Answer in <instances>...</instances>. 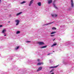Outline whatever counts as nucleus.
I'll use <instances>...</instances> for the list:
<instances>
[{
	"instance_id": "9d476101",
	"label": "nucleus",
	"mask_w": 74,
	"mask_h": 74,
	"mask_svg": "<svg viewBox=\"0 0 74 74\" xmlns=\"http://www.w3.org/2000/svg\"><path fill=\"white\" fill-rule=\"evenodd\" d=\"M22 12H20L19 13L17 14H16V16H18V15H19L21 14H22Z\"/></svg>"
},
{
	"instance_id": "2eb2a0df",
	"label": "nucleus",
	"mask_w": 74,
	"mask_h": 74,
	"mask_svg": "<svg viewBox=\"0 0 74 74\" xmlns=\"http://www.w3.org/2000/svg\"><path fill=\"white\" fill-rule=\"evenodd\" d=\"M54 23V22H51L50 23H49L48 24H47V25H50L51 24H52V23Z\"/></svg>"
},
{
	"instance_id": "ddd939ff",
	"label": "nucleus",
	"mask_w": 74,
	"mask_h": 74,
	"mask_svg": "<svg viewBox=\"0 0 74 74\" xmlns=\"http://www.w3.org/2000/svg\"><path fill=\"white\" fill-rule=\"evenodd\" d=\"M56 33V32H53L51 33V34H55V33Z\"/></svg>"
},
{
	"instance_id": "7ed1b4c3",
	"label": "nucleus",
	"mask_w": 74,
	"mask_h": 74,
	"mask_svg": "<svg viewBox=\"0 0 74 74\" xmlns=\"http://www.w3.org/2000/svg\"><path fill=\"white\" fill-rule=\"evenodd\" d=\"M16 22H17V23L16 24V25L17 26V25H19V20H15Z\"/></svg>"
},
{
	"instance_id": "f8f14e48",
	"label": "nucleus",
	"mask_w": 74,
	"mask_h": 74,
	"mask_svg": "<svg viewBox=\"0 0 74 74\" xmlns=\"http://www.w3.org/2000/svg\"><path fill=\"white\" fill-rule=\"evenodd\" d=\"M47 47V46H44L42 47H40V48H46Z\"/></svg>"
},
{
	"instance_id": "a211bd4d",
	"label": "nucleus",
	"mask_w": 74,
	"mask_h": 74,
	"mask_svg": "<svg viewBox=\"0 0 74 74\" xmlns=\"http://www.w3.org/2000/svg\"><path fill=\"white\" fill-rule=\"evenodd\" d=\"M19 48V46H18L17 47L15 48V49L16 50H17V49H18Z\"/></svg>"
},
{
	"instance_id": "9b49d317",
	"label": "nucleus",
	"mask_w": 74,
	"mask_h": 74,
	"mask_svg": "<svg viewBox=\"0 0 74 74\" xmlns=\"http://www.w3.org/2000/svg\"><path fill=\"white\" fill-rule=\"evenodd\" d=\"M57 45V44L56 43L54 44L53 45H52L51 47H54V46H55Z\"/></svg>"
},
{
	"instance_id": "aec40b11",
	"label": "nucleus",
	"mask_w": 74,
	"mask_h": 74,
	"mask_svg": "<svg viewBox=\"0 0 74 74\" xmlns=\"http://www.w3.org/2000/svg\"><path fill=\"white\" fill-rule=\"evenodd\" d=\"M26 3V1H24L22 2L21 3V4H24V3Z\"/></svg>"
},
{
	"instance_id": "0eeeda50",
	"label": "nucleus",
	"mask_w": 74,
	"mask_h": 74,
	"mask_svg": "<svg viewBox=\"0 0 74 74\" xmlns=\"http://www.w3.org/2000/svg\"><path fill=\"white\" fill-rule=\"evenodd\" d=\"M58 67V65H57L54 66H51V67H49V69H52V68H56V67Z\"/></svg>"
},
{
	"instance_id": "4be33fe9",
	"label": "nucleus",
	"mask_w": 74,
	"mask_h": 74,
	"mask_svg": "<svg viewBox=\"0 0 74 74\" xmlns=\"http://www.w3.org/2000/svg\"><path fill=\"white\" fill-rule=\"evenodd\" d=\"M51 37H54V36H55V35H51Z\"/></svg>"
},
{
	"instance_id": "2f4dec72",
	"label": "nucleus",
	"mask_w": 74,
	"mask_h": 74,
	"mask_svg": "<svg viewBox=\"0 0 74 74\" xmlns=\"http://www.w3.org/2000/svg\"><path fill=\"white\" fill-rule=\"evenodd\" d=\"M6 36V34H5V35H4V36Z\"/></svg>"
},
{
	"instance_id": "6ab92c4d",
	"label": "nucleus",
	"mask_w": 74,
	"mask_h": 74,
	"mask_svg": "<svg viewBox=\"0 0 74 74\" xmlns=\"http://www.w3.org/2000/svg\"><path fill=\"white\" fill-rule=\"evenodd\" d=\"M20 32L19 31H17L16 32V34H19V33H20Z\"/></svg>"
},
{
	"instance_id": "20e7f679",
	"label": "nucleus",
	"mask_w": 74,
	"mask_h": 74,
	"mask_svg": "<svg viewBox=\"0 0 74 74\" xmlns=\"http://www.w3.org/2000/svg\"><path fill=\"white\" fill-rule=\"evenodd\" d=\"M33 1H34V0H32L30 1L29 6H31L32 4L33 3Z\"/></svg>"
},
{
	"instance_id": "c756f323",
	"label": "nucleus",
	"mask_w": 74,
	"mask_h": 74,
	"mask_svg": "<svg viewBox=\"0 0 74 74\" xmlns=\"http://www.w3.org/2000/svg\"><path fill=\"white\" fill-rule=\"evenodd\" d=\"M55 38H54L53 39V41H55Z\"/></svg>"
},
{
	"instance_id": "c85d7f7f",
	"label": "nucleus",
	"mask_w": 74,
	"mask_h": 74,
	"mask_svg": "<svg viewBox=\"0 0 74 74\" xmlns=\"http://www.w3.org/2000/svg\"><path fill=\"white\" fill-rule=\"evenodd\" d=\"M37 61H40V59H38L37 60Z\"/></svg>"
},
{
	"instance_id": "393cba45",
	"label": "nucleus",
	"mask_w": 74,
	"mask_h": 74,
	"mask_svg": "<svg viewBox=\"0 0 74 74\" xmlns=\"http://www.w3.org/2000/svg\"><path fill=\"white\" fill-rule=\"evenodd\" d=\"M52 54V53H49L47 54V55H50V54Z\"/></svg>"
},
{
	"instance_id": "72a5a7b5",
	"label": "nucleus",
	"mask_w": 74,
	"mask_h": 74,
	"mask_svg": "<svg viewBox=\"0 0 74 74\" xmlns=\"http://www.w3.org/2000/svg\"><path fill=\"white\" fill-rule=\"evenodd\" d=\"M0 2H1V0H0Z\"/></svg>"
},
{
	"instance_id": "bb28decb",
	"label": "nucleus",
	"mask_w": 74,
	"mask_h": 74,
	"mask_svg": "<svg viewBox=\"0 0 74 74\" xmlns=\"http://www.w3.org/2000/svg\"><path fill=\"white\" fill-rule=\"evenodd\" d=\"M3 27V25H0V27Z\"/></svg>"
},
{
	"instance_id": "412c9836",
	"label": "nucleus",
	"mask_w": 74,
	"mask_h": 74,
	"mask_svg": "<svg viewBox=\"0 0 74 74\" xmlns=\"http://www.w3.org/2000/svg\"><path fill=\"white\" fill-rule=\"evenodd\" d=\"M53 69H52V70L50 71V73H52V72H53Z\"/></svg>"
},
{
	"instance_id": "b1692460",
	"label": "nucleus",
	"mask_w": 74,
	"mask_h": 74,
	"mask_svg": "<svg viewBox=\"0 0 74 74\" xmlns=\"http://www.w3.org/2000/svg\"><path fill=\"white\" fill-rule=\"evenodd\" d=\"M51 15H52V16L53 17H54V16H55V15H54V14H52Z\"/></svg>"
},
{
	"instance_id": "7c9ffc66",
	"label": "nucleus",
	"mask_w": 74,
	"mask_h": 74,
	"mask_svg": "<svg viewBox=\"0 0 74 74\" xmlns=\"http://www.w3.org/2000/svg\"><path fill=\"white\" fill-rule=\"evenodd\" d=\"M51 74H54V73H52Z\"/></svg>"
},
{
	"instance_id": "39448f33",
	"label": "nucleus",
	"mask_w": 74,
	"mask_h": 74,
	"mask_svg": "<svg viewBox=\"0 0 74 74\" xmlns=\"http://www.w3.org/2000/svg\"><path fill=\"white\" fill-rule=\"evenodd\" d=\"M52 3V0H49L48 1V4H51V3Z\"/></svg>"
},
{
	"instance_id": "473e14b6",
	"label": "nucleus",
	"mask_w": 74,
	"mask_h": 74,
	"mask_svg": "<svg viewBox=\"0 0 74 74\" xmlns=\"http://www.w3.org/2000/svg\"><path fill=\"white\" fill-rule=\"evenodd\" d=\"M8 23H10V21H9L8 22Z\"/></svg>"
},
{
	"instance_id": "1a4fd4ad",
	"label": "nucleus",
	"mask_w": 74,
	"mask_h": 74,
	"mask_svg": "<svg viewBox=\"0 0 74 74\" xmlns=\"http://www.w3.org/2000/svg\"><path fill=\"white\" fill-rule=\"evenodd\" d=\"M38 5L39 6H41V3L40 2H38L37 3Z\"/></svg>"
},
{
	"instance_id": "423d86ee",
	"label": "nucleus",
	"mask_w": 74,
	"mask_h": 74,
	"mask_svg": "<svg viewBox=\"0 0 74 74\" xmlns=\"http://www.w3.org/2000/svg\"><path fill=\"white\" fill-rule=\"evenodd\" d=\"M42 67H40L37 70V71H41V70H42Z\"/></svg>"
},
{
	"instance_id": "dca6fc26",
	"label": "nucleus",
	"mask_w": 74,
	"mask_h": 74,
	"mask_svg": "<svg viewBox=\"0 0 74 74\" xmlns=\"http://www.w3.org/2000/svg\"><path fill=\"white\" fill-rule=\"evenodd\" d=\"M52 30H56V28L55 27H53L52 28Z\"/></svg>"
},
{
	"instance_id": "f257e3e1",
	"label": "nucleus",
	"mask_w": 74,
	"mask_h": 74,
	"mask_svg": "<svg viewBox=\"0 0 74 74\" xmlns=\"http://www.w3.org/2000/svg\"><path fill=\"white\" fill-rule=\"evenodd\" d=\"M71 2L72 7H74V3H73V0H71Z\"/></svg>"
},
{
	"instance_id": "f704fd0d",
	"label": "nucleus",
	"mask_w": 74,
	"mask_h": 74,
	"mask_svg": "<svg viewBox=\"0 0 74 74\" xmlns=\"http://www.w3.org/2000/svg\"><path fill=\"white\" fill-rule=\"evenodd\" d=\"M53 52H55V51H53Z\"/></svg>"
},
{
	"instance_id": "f3484780",
	"label": "nucleus",
	"mask_w": 74,
	"mask_h": 74,
	"mask_svg": "<svg viewBox=\"0 0 74 74\" xmlns=\"http://www.w3.org/2000/svg\"><path fill=\"white\" fill-rule=\"evenodd\" d=\"M41 64L40 62H39L37 64V66H39V65H41Z\"/></svg>"
},
{
	"instance_id": "4468645a",
	"label": "nucleus",
	"mask_w": 74,
	"mask_h": 74,
	"mask_svg": "<svg viewBox=\"0 0 74 74\" xmlns=\"http://www.w3.org/2000/svg\"><path fill=\"white\" fill-rule=\"evenodd\" d=\"M6 32V30L5 29H3L2 33H4V32Z\"/></svg>"
},
{
	"instance_id": "f03ea898",
	"label": "nucleus",
	"mask_w": 74,
	"mask_h": 74,
	"mask_svg": "<svg viewBox=\"0 0 74 74\" xmlns=\"http://www.w3.org/2000/svg\"><path fill=\"white\" fill-rule=\"evenodd\" d=\"M38 44L40 45H44L45 44V43L43 42H38Z\"/></svg>"
},
{
	"instance_id": "a878e982",
	"label": "nucleus",
	"mask_w": 74,
	"mask_h": 74,
	"mask_svg": "<svg viewBox=\"0 0 74 74\" xmlns=\"http://www.w3.org/2000/svg\"><path fill=\"white\" fill-rule=\"evenodd\" d=\"M57 16H58V15L55 14V17H57Z\"/></svg>"
},
{
	"instance_id": "cd10ccee",
	"label": "nucleus",
	"mask_w": 74,
	"mask_h": 74,
	"mask_svg": "<svg viewBox=\"0 0 74 74\" xmlns=\"http://www.w3.org/2000/svg\"><path fill=\"white\" fill-rule=\"evenodd\" d=\"M41 64H44V63L42 62L41 63Z\"/></svg>"
},
{
	"instance_id": "6e6552de",
	"label": "nucleus",
	"mask_w": 74,
	"mask_h": 74,
	"mask_svg": "<svg viewBox=\"0 0 74 74\" xmlns=\"http://www.w3.org/2000/svg\"><path fill=\"white\" fill-rule=\"evenodd\" d=\"M53 5L54 7H55V8H56V9H57V8H57V7H56V5L55 4V3H53Z\"/></svg>"
},
{
	"instance_id": "5701e85b",
	"label": "nucleus",
	"mask_w": 74,
	"mask_h": 74,
	"mask_svg": "<svg viewBox=\"0 0 74 74\" xmlns=\"http://www.w3.org/2000/svg\"><path fill=\"white\" fill-rule=\"evenodd\" d=\"M31 42L30 41H27L26 42Z\"/></svg>"
}]
</instances>
